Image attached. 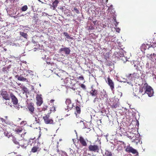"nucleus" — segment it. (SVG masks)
Here are the masks:
<instances>
[{
  "label": "nucleus",
  "mask_w": 156,
  "mask_h": 156,
  "mask_svg": "<svg viewBox=\"0 0 156 156\" xmlns=\"http://www.w3.org/2000/svg\"><path fill=\"white\" fill-rule=\"evenodd\" d=\"M144 87H145V90L144 93L142 94L147 93L149 97L152 96L154 94V91L152 88L149 86L147 83H145L144 84Z\"/></svg>",
  "instance_id": "nucleus-1"
},
{
  "label": "nucleus",
  "mask_w": 156,
  "mask_h": 156,
  "mask_svg": "<svg viewBox=\"0 0 156 156\" xmlns=\"http://www.w3.org/2000/svg\"><path fill=\"white\" fill-rule=\"evenodd\" d=\"M50 112H48L47 114L44 115L43 119L46 124H54L55 123L53 119L50 118Z\"/></svg>",
  "instance_id": "nucleus-2"
},
{
  "label": "nucleus",
  "mask_w": 156,
  "mask_h": 156,
  "mask_svg": "<svg viewBox=\"0 0 156 156\" xmlns=\"http://www.w3.org/2000/svg\"><path fill=\"white\" fill-rule=\"evenodd\" d=\"M27 108L30 112V113L34 116L36 115L35 112V108L34 107L33 103H30L28 104Z\"/></svg>",
  "instance_id": "nucleus-3"
},
{
  "label": "nucleus",
  "mask_w": 156,
  "mask_h": 156,
  "mask_svg": "<svg viewBox=\"0 0 156 156\" xmlns=\"http://www.w3.org/2000/svg\"><path fill=\"white\" fill-rule=\"evenodd\" d=\"M88 148L89 151L94 152H98L100 149L99 146L96 144L90 145Z\"/></svg>",
  "instance_id": "nucleus-4"
},
{
  "label": "nucleus",
  "mask_w": 156,
  "mask_h": 156,
  "mask_svg": "<svg viewBox=\"0 0 156 156\" xmlns=\"http://www.w3.org/2000/svg\"><path fill=\"white\" fill-rule=\"evenodd\" d=\"M125 151L128 153H131L133 154L138 153V152L136 149L129 146H128L126 147L125 149Z\"/></svg>",
  "instance_id": "nucleus-5"
},
{
  "label": "nucleus",
  "mask_w": 156,
  "mask_h": 156,
  "mask_svg": "<svg viewBox=\"0 0 156 156\" xmlns=\"http://www.w3.org/2000/svg\"><path fill=\"white\" fill-rule=\"evenodd\" d=\"M37 101L36 104L37 106H40L43 102V99L41 97V95L37 94L36 97Z\"/></svg>",
  "instance_id": "nucleus-6"
},
{
  "label": "nucleus",
  "mask_w": 156,
  "mask_h": 156,
  "mask_svg": "<svg viewBox=\"0 0 156 156\" xmlns=\"http://www.w3.org/2000/svg\"><path fill=\"white\" fill-rule=\"evenodd\" d=\"M59 52L64 53L66 55H69L70 52V50L68 48L65 47L61 48L59 50Z\"/></svg>",
  "instance_id": "nucleus-7"
},
{
  "label": "nucleus",
  "mask_w": 156,
  "mask_h": 156,
  "mask_svg": "<svg viewBox=\"0 0 156 156\" xmlns=\"http://www.w3.org/2000/svg\"><path fill=\"white\" fill-rule=\"evenodd\" d=\"M1 95L4 99L6 100H9L10 98L7 91L2 90L1 91Z\"/></svg>",
  "instance_id": "nucleus-8"
},
{
  "label": "nucleus",
  "mask_w": 156,
  "mask_h": 156,
  "mask_svg": "<svg viewBox=\"0 0 156 156\" xmlns=\"http://www.w3.org/2000/svg\"><path fill=\"white\" fill-rule=\"evenodd\" d=\"M10 95L12 103L14 105H16L18 103V100L17 98L12 93H11Z\"/></svg>",
  "instance_id": "nucleus-9"
},
{
  "label": "nucleus",
  "mask_w": 156,
  "mask_h": 156,
  "mask_svg": "<svg viewBox=\"0 0 156 156\" xmlns=\"http://www.w3.org/2000/svg\"><path fill=\"white\" fill-rule=\"evenodd\" d=\"M107 83L109 86L112 90H113L114 88V82L112 80L109 78L108 77L107 78Z\"/></svg>",
  "instance_id": "nucleus-10"
},
{
  "label": "nucleus",
  "mask_w": 156,
  "mask_h": 156,
  "mask_svg": "<svg viewBox=\"0 0 156 156\" xmlns=\"http://www.w3.org/2000/svg\"><path fill=\"white\" fill-rule=\"evenodd\" d=\"M80 143L83 146L86 147L87 146V143L84 139L82 136L80 137L79 139L78 140Z\"/></svg>",
  "instance_id": "nucleus-11"
},
{
  "label": "nucleus",
  "mask_w": 156,
  "mask_h": 156,
  "mask_svg": "<svg viewBox=\"0 0 156 156\" xmlns=\"http://www.w3.org/2000/svg\"><path fill=\"white\" fill-rule=\"evenodd\" d=\"M66 103L67 105L68 109H71V108H72L73 105L71 103V101L70 99H67L66 101Z\"/></svg>",
  "instance_id": "nucleus-12"
},
{
  "label": "nucleus",
  "mask_w": 156,
  "mask_h": 156,
  "mask_svg": "<svg viewBox=\"0 0 156 156\" xmlns=\"http://www.w3.org/2000/svg\"><path fill=\"white\" fill-rule=\"evenodd\" d=\"M147 55H148L149 57L150 58L151 60L153 62L156 63V54L154 53H153V54H148Z\"/></svg>",
  "instance_id": "nucleus-13"
},
{
  "label": "nucleus",
  "mask_w": 156,
  "mask_h": 156,
  "mask_svg": "<svg viewBox=\"0 0 156 156\" xmlns=\"http://www.w3.org/2000/svg\"><path fill=\"white\" fill-rule=\"evenodd\" d=\"M16 78H17V79L20 81H27V79L24 77L23 76H22L21 75L20 76L16 75Z\"/></svg>",
  "instance_id": "nucleus-14"
},
{
  "label": "nucleus",
  "mask_w": 156,
  "mask_h": 156,
  "mask_svg": "<svg viewBox=\"0 0 156 156\" xmlns=\"http://www.w3.org/2000/svg\"><path fill=\"white\" fill-rule=\"evenodd\" d=\"M17 135H15V136H13L12 137V140L13 142L16 144H19L18 141L19 140L17 139L18 137Z\"/></svg>",
  "instance_id": "nucleus-15"
},
{
  "label": "nucleus",
  "mask_w": 156,
  "mask_h": 156,
  "mask_svg": "<svg viewBox=\"0 0 156 156\" xmlns=\"http://www.w3.org/2000/svg\"><path fill=\"white\" fill-rule=\"evenodd\" d=\"M90 94L92 96H96L98 94V92L97 90L92 88V90L90 92Z\"/></svg>",
  "instance_id": "nucleus-16"
},
{
  "label": "nucleus",
  "mask_w": 156,
  "mask_h": 156,
  "mask_svg": "<svg viewBox=\"0 0 156 156\" xmlns=\"http://www.w3.org/2000/svg\"><path fill=\"white\" fill-rule=\"evenodd\" d=\"M5 117L6 118L5 119L2 118H0V119L1 121L3 123H5L7 124L9 123V121L7 119V116H6Z\"/></svg>",
  "instance_id": "nucleus-17"
},
{
  "label": "nucleus",
  "mask_w": 156,
  "mask_h": 156,
  "mask_svg": "<svg viewBox=\"0 0 156 156\" xmlns=\"http://www.w3.org/2000/svg\"><path fill=\"white\" fill-rule=\"evenodd\" d=\"M59 3V2L57 0H55L52 3V7L53 9H54L58 6V4Z\"/></svg>",
  "instance_id": "nucleus-18"
},
{
  "label": "nucleus",
  "mask_w": 156,
  "mask_h": 156,
  "mask_svg": "<svg viewBox=\"0 0 156 156\" xmlns=\"http://www.w3.org/2000/svg\"><path fill=\"white\" fill-rule=\"evenodd\" d=\"M39 148L37 146L33 147L31 150V152L33 153H35L39 151Z\"/></svg>",
  "instance_id": "nucleus-19"
},
{
  "label": "nucleus",
  "mask_w": 156,
  "mask_h": 156,
  "mask_svg": "<svg viewBox=\"0 0 156 156\" xmlns=\"http://www.w3.org/2000/svg\"><path fill=\"white\" fill-rule=\"evenodd\" d=\"M101 96L102 98H103V99H104V98L102 97V96H103V97L106 98L107 99V95L106 94V92L103 90V91L101 92Z\"/></svg>",
  "instance_id": "nucleus-20"
},
{
  "label": "nucleus",
  "mask_w": 156,
  "mask_h": 156,
  "mask_svg": "<svg viewBox=\"0 0 156 156\" xmlns=\"http://www.w3.org/2000/svg\"><path fill=\"white\" fill-rule=\"evenodd\" d=\"M23 130L22 127H17L15 129V131L17 133H20Z\"/></svg>",
  "instance_id": "nucleus-21"
},
{
  "label": "nucleus",
  "mask_w": 156,
  "mask_h": 156,
  "mask_svg": "<svg viewBox=\"0 0 156 156\" xmlns=\"http://www.w3.org/2000/svg\"><path fill=\"white\" fill-rule=\"evenodd\" d=\"M63 34L65 36L66 38L68 39H73V38L72 37H70L67 32H64Z\"/></svg>",
  "instance_id": "nucleus-22"
},
{
  "label": "nucleus",
  "mask_w": 156,
  "mask_h": 156,
  "mask_svg": "<svg viewBox=\"0 0 156 156\" xmlns=\"http://www.w3.org/2000/svg\"><path fill=\"white\" fill-rule=\"evenodd\" d=\"M105 156H112V152L108 150H106L105 154Z\"/></svg>",
  "instance_id": "nucleus-23"
},
{
  "label": "nucleus",
  "mask_w": 156,
  "mask_h": 156,
  "mask_svg": "<svg viewBox=\"0 0 156 156\" xmlns=\"http://www.w3.org/2000/svg\"><path fill=\"white\" fill-rule=\"evenodd\" d=\"M145 90V87H144V86L143 87H140L139 88V93L143 94Z\"/></svg>",
  "instance_id": "nucleus-24"
},
{
  "label": "nucleus",
  "mask_w": 156,
  "mask_h": 156,
  "mask_svg": "<svg viewBox=\"0 0 156 156\" xmlns=\"http://www.w3.org/2000/svg\"><path fill=\"white\" fill-rule=\"evenodd\" d=\"M9 70V68L8 67H4L2 69V71L4 73H7Z\"/></svg>",
  "instance_id": "nucleus-25"
},
{
  "label": "nucleus",
  "mask_w": 156,
  "mask_h": 156,
  "mask_svg": "<svg viewBox=\"0 0 156 156\" xmlns=\"http://www.w3.org/2000/svg\"><path fill=\"white\" fill-rule=\"evenodd\" d=\"M76 113L75 112L76 114H80L81 112L80 108L78 106H76Z\"/></svg>",
  "instance_id": "nucleus-26"
},
{
  "label": "nucleus",
  "mask_w": 156,
  "mask_h": 156,
  "mask_svg": "<svg viewBox=\"0 0 156 156\" xmlns=\"http://www.w3.org/2000/svg\"><path fill=\"white\" fill-rule=\"evenodd\" d=\"M20 35L25 38H27V34L23 32H20Z\"/></svg>",
  "instance_id": "nucleus-27"
},
{
  "label": "nucleus",
  "mask_w": 156,
  "mask_h": 156,
  "mask_svg": "<svg viewBox=\"0 0 156 156\" xmlns=\"http://www.w3.org/2000/svg\"><path fill=\"white\" fill-rule=\"evenodd\" d=\"M48 106L47 105H44L41 108V112L42 111H45L48 109Z\"/></svg>",
  "instance_id": "nucleus-28"
},
{
  "label": "nucleus",
  "mask_w": 156,
  "mask_h": 156,
  "mask_svg": "<svg viewBox=\"0 0 156 156\" xmlns=\"http://www.w3.org/2000/svg\"><path fill=\"white\" fill-rule=\"evenodd\" d=\"M27 9V5H25L24 6L22 7L21 9L22 11L24 12L26 11Z\"/></svg>",
  "instance_id": "nucleus-29"
},
{
  "label": "nucleus",
  "mask_w": 156,
  "mask_h": 156,
  "mask_svg": "<svg viewBox=\"0 0 156 156\" xmlns=\"http://www.w3.org/2000/svg\"><path fill=\"white\" fill-rule=\"evenodd\" d=\"M72 11L75 12L77 14H79L80 13L79 10L76 7H74L72 9Z\"/></svg>",
  "instance_id": "nucleus-30"
},
{
  "label": "nucleus",
  "mask_w": 156,
  "mask_h": 156,
  "mask_svg": "<svg viewBox=\"0 0 156 156\" xmlns=\"http://www.w3.org/2000/svg\"><path fill=\"white\" fill-rule=\"evenodd\" d=\"M118 106V105L117 103H113L111 106V107L112 108H115Z\"/></svg>",
  "instance_id": "nucleus-31"
},
{
  "label": "nucleus",
  "mask_w": 156,
  "mask_h": 156,
  "mask_svg": "<svg viewBox=\"0 0 156 156\" xmlns=\"http://www.w3.org/2000/svg\"><path fill=\"white\" fill-rule=\"evenodd\" d=\"M22 91H23V94L26 93L28 91L27 89L25 87H24L22 88Z\"/></svg>",
  "instance_id": "nucleus-32"
},
{
  "label": "nucleus",
  "mask_w": 156,
  "mask_h": 156,
  "mask_svg": "<svg viewBox=\"0 0 156 156\" xmlns=\"http://www.w3.org/2000/svg\"><path fill=\"white\" fill-rule=\"evenodd\" d=\"M55 111V106H53L51 108V109L50 110V114L51 113V112H54Z\"/></svg>",
  "instance_id": "nucleus-33"
},
{
  "label": "nucleus",
  "mask_w": 156,
  "mask_h": 156,
  "mask_svg": "<svg viewBox=\"0 0 156 156\" xmlns=\"http://www.w3.org/2000/svg\"><path fill=\"white\" fill-rule=\"evenodd\" d=\"M46 63L47 64H48V65H51V66H53L55 65V64L51 62H48L47 61L46 62Z\"/></svg>",
  "instance_id": "nucleus-34"
},
{
  "label": "nucleus",
  "mask_w": 156,
  "mask_h": 156,
  "mask_svg": "<svg viewBox=\"0 0 156 156\" xmlns=\"http://www.w3.org/2000/svg\"><path fill=\"white\" fill-rule=\"evenodd\" d=\"M151 47H152L153 48H155L156 47V41L153 43L151 45Z\"/></svg>",
  "instance_id": "nucleus-35"
},
{
  "label": "nucleus",
  "mask_w": 156,
  "mask_h": 156,
  "mask_svg": "<svg viewBox=\"0 0 156 156\" xmlns=\"http://www.w3.org/2000/svg\"><path fill=\"white\" fill-rule=\"evenodd\" d=\"M78 79L81 80H84V78L82 76H80L78 77Z\"/></svg>",
  "instance_id": "nucleus-36"
},
{
  "label": "nucleus",
  "mask_w": 156,
  "mask_h": 156,
  "mask_svg": "<svg viewBox=\"0 0 156 156\" xmlns=\"http://www.w3.org/2000/svg\"><path fill=\"white\" fill-rule=\"evenodd\" d=\"M80 86H81V87L83 89H84V90L86 89V86L84 84H81Z\"/></svg>",
  "instance_id": "nucleus-37"
},
{
  "label": "nucleus",
  "mask_w": 156,
  "mask_h": 156,
  "mask_svg": "<svg viewBox=\"0 0 156 156\" xmlns=\"http://www.w3.org/2000/svg\"><path fill=\"white\" fill-rule=\"evenodd\" d=\"M34 140V139H29V144H31V142H33V141Z\"/></svg>",
  "instance_id": "nucleus-38"
},
{
  "label": "nucleus",
  "mask_w": 156,
  "mask_h": 156,
  "mask_svg": "<svg viewBox=\"0 0 156 156\" xmlns=\"http://www.w3.org/2000/svg\"><path fill=\"white\" fill-rule=\"evenodd\" d=\"M89 29L90 30H93L94 29V27L93 26H90L89 27Z\"/></svg>",
  "instance_id": "nucleus-39"
},
{
  "label": "nucleus",
  "mask_w": 156,
  "mask_h": 156,
  "mask_svg": "<svg viewBox=\"0 0 156 156\" xmlns=\"http://www.w3.org/2000/svg\"><path fill=\"white\" fill-rule=\"evenodd\" d=\"M54 101H55V100L52 99V100H51L50 101V102L51 103H53Z\"/></svg>",
  "instance_id": "nucleus-40"
},
{
  "label": "nucleus",
  "mask_w": 156,
  "mask_h": 156,
  "mask_svg": "<svg viewBox=\"0 0 156 156\" xmlns=\"http://www.w3.org/2000/svg\"><path fill=\"white\" fill-rule=\"evenodd\" d=\"M26 123V122L25 121H23L22 122H21V123L20 124H24V123L25 124Z\"/></svg>",
  "instance_id": "nucleus-41"
},
{
  "label": "nucleus",
  "mask_w": 156,
  "mask_h": 156,
  "mask_svg": "<svg viewBox=\"0 0 156 156\" xmlns=\"http://www.w3.org/2000/svg\"><path fill=\"white\" fill-rule=\"evenodd\" d=\"M119 94L120 96V97H121L122 95V93L121 92H119Z\"/></svg>",
  "instance_id": "nucleus-42"
},
{
  "label": "nucleus",
  "mask_w": 156,
  "mask_h": 156,
  "mask_svg": "<svg viewBox=\"0 0 156 156\" xmlns=\"http://www.w3.org/2000/svg\"><path fill=\"white\" fill-rule=\"evenodd\" d=\"M113 20L115 22L117 21L116 20V17H114L113 18Z\"/></svg>",
  "instance_id": "nucleus-43"
},
{
  "label": "nucleus",
  "mask_w": 156,
  "mask_h": 156,
  "mask_svg": "<svg viewBox=\"0 0 156 156\" xmlns=\"http://www.w3.org/2000/svg\"><path fill=\"white\" fill-rule=\"evenodd\" d=\"M120 29H119V28H117V29L116 31H118L119 32V31H120Z\"/></svg>",
  "instance_id": "nucleus-44"
},
{
  "label": "nucleus",
  "mask_w": 156,
  "mask_h": 156,
  "mask_svg": "<svg viewBox=\"0 0 156 156\" xmlns=\"http://www.w3.org/2000/svg\"><path fill=\"white\" fill-rule=\"evenodd\" d=\"M115 22V26H116L119 23L117 21Z\"/></svg>",
  "instance_id": "nucleus-45"
},
{
  "label": "nucleus",
  "mask_w": 156,
  "mask_h": 156,
  "mask_svg": "<svg viewBox=\"0 0 156 156\" xmlns=\"http://www.w3.org/2000/svg\"><path fill=\"white\" fill-rule=\"evenodd\" d=\"M29 71L28 70H26L25 71V72H23V73H24V72H25V73H27L28 72H28Z\"/></svg>",
  "instance_id": "nucleus-46"
},
{
  "label": "nucleus",
  "mask_w": 156,
  "mask_h": 156,
  "mask_svg": "<svg viewBox=\"0 0 156 156\" xmlns=\"http://www.w3.org/2000/svg\"><path fill=\"white\" fill-rule=\"evenodd\" d=\"M93 23L94 24V25H95L96 23V22L95 21H93Z\"/></svg>",
  "instance_id": "nucleus-47"
},
{
  "label": "nucleus",
  "mask_w": 156,
  "mask_h": 156,
  "mask_svg": "<svg viewBox=\"0 0 156 156\" xmlns=\"http://www.w3.org/2000/svg\"><path fill=\"white\" fill-rule=\"evenodd\" d=\"M23 75L24 76H27L28 74H26L25 73H24Z\"/></svg>",
  "instance_id": "nucleus-48"
},
{
  "label": "nucleus",
  "mask_w": 156,
  "mask_h": 156,
  "mask_svg": "<svg viewBox=\"0 0 156 156\" xmlns=\"http://www.w3.org/2000/svg\"><path fill=\"white\" fill-rule=\"evenodd\" d=\"M101 1V2L102 1V2H103V0H100Z\"/></svg>",
  "instance_id": "nucleus-49"
},
{
  "label": "nucleus",
  "mask_w": 156,
  "mask_h": 156,
  "mask_svg": "<svg viewBox=\"0 0 156 156\" xmlns=\"http://www.w3.org/2000/svg\"><path fill=\"white\" fill-rule=\"evenodd\" d=\"M73 88L72 89L74 90H75V89L74 88L73 89Z\"/></svg>",
  "instance_id": "nucleus-50"
},
{
  "label": "nucleus",
  "mask_w": 156,
  "mask_h": 156,
  "mask_svg": "<svg viewBox=\"0 0 156 156\" xmlns=\"http://www.w3.org/2000/svg\"><path fill=\"white\" fill-rule=\"evenodd\" d=\"M38 1H39V2H41V1H40V0H38Z\"/></svg>",
  "instance_id": "nucleus-51"
},
{
  "label": "nucleus",
  "mask_w": 156,
  "mask_h": 156,
  "mask_svg": "<svg viewBox=\"0 0 156 156\" xmlns=\"http://www.w3.org/2000/svg\"><path fill=\"white\" fill-rule=\"evenodd\" d=\"M19 119L20 120H21V119Z\"/></svg>",
  "instance_id": "nucleus-52"
},
{
  "label": "nucleus",
  "mask_w": 156,
  "mask_h": 156,
  "mask_svg": "<svg viewBox=\"0 0 156 156\" xmlns=\"http://www.w3.org/2000/svg\"><path fill=\"white\" fill-rule=\"evenodd\" d=\"M83 122V121H80V122Z\"/></svg>",
  "instance_id": "nucleus-53"
}]
</instances>
